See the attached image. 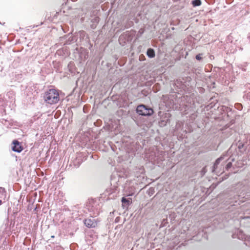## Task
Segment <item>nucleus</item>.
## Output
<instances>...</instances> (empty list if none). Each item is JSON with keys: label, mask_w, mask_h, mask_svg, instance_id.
Instances as JSON below:
<instances>
[{"label": "nucleus", "mask_w": 250, "mask_h": 250, "mask_svg": "<svg viewBox=\"0 0 250 250\" xmlns=\"http://www.w3.org/2000/svg\"><path fill=\"white\" fill-rule=\"evenodd\" d=\"M44 99L45 102L48 104H55L59 100V94L55 89H50L45 93Z\"/></svg>", "instance_id": "1"}, {"label": "nucleus", "mask_w": 250, "mask_h": 250, "mask_svg": "<svg viewBox=\"0 0 250 250\" xmlns=\"http://www.w3.org/2000/svg\"><path fill=\"white\" fill-rule=\"evenodd\" d=\"M136 112L140 115L150 116L153 113V110L151 108L147 107L144 104H141L137 106Z\"/></svg>", "instance_id": "2"}, {"label": "nucleus", "mask_w": 250, "mask_h": 250, "mask_svg": "<svg viewBox=\"0 0 250 250\" xmlns=\"http://www.w3.org/2000/svg\"><path fill=\"white\" fill-rule=\"evenodd\" d=\"M84 223L85 225L88 228H94L97 225L95 219L93 218L85 219Z\"/></svg>", "instance_id": "3"}, {"label": "nucleus", "mask_w": 250, "mask_h": 250, "mask_svg": "<svg viewBox=\"0 0 250 250\" xmlns=\"http://www.w3.org/2000/svg\"><path fill=\"white\" fill-rule=\"evenodd\" d=\"M13 146H12V150L14 151L20 152L22 151V148H21L20 143L16 140H15L13 142Z\"/></svg>", "instance_id": "4"}, {"label": "nucleus", "mask_w": 250, "mask_h": 250, "mask_svg": "<svg viewBox=\"0 0 250 250\" xmlns=\"http://www.w3.org/2000/svg\"><path fill=\"white\" fill-rule=\"evenodd\" d=\"M131 199L130 198L126 199L123 197L122 199V206L124 208H127L130 203H131Z\"/></svg>", "instance_id": "5"}, {"label": "nucleus", "mask_w": 250, "mask_h": 250, "mask_svg": "<svg viewBox=\"0 0 250 250\" xmlns=\"http://www.w3.org/2000/svg\"><path fill=\"white\" fill-rule=\"evenodd\" d=\"M147 55L149 58H153L155 56V52L153 49L149 48L147 51Z\"/></svg>", "instance_id": "6"}, {"label": "nucleus", "mask_w": 250, "mask_h": 250, "mask_svg": "<svg viewBox=\"0 0 250 250\" xmlns=\"http://www.w3.org/2000/svg\"><path fill=\"white\" fill-rule=\"evenodd\" d=\"M192 4L194 7L200 6L201 4L200 0H194L192 1Z\"/></svg>", "instance_id": "7"}, {"label": "nucleus", "mask_w": 250, "mask_h": 250, "mask_svg": "<svg viewBox=\"0 0 250 250\" xmlns=\"http://www.w3.org/2000/svg\"><path fill=\"white\" fill-rule=\"evenodd\" d=\"M223 158L224 157L223 156H221L216 160L214 165V169L216 168L217 166L220 163V161L223 159Z\"/></svg>", "instance_id": "8"}, {"label": "nucleus", "mask_w": 250, "mask_h": 250, "mask_svg": "<svg viewBox=\"0 0 250 250\" xmlns=\"http://www.w3.org/2000/svg\"><path fill=\"white\" fill-rule=\"evenodd\" d=\"M232 166V164L231 162H229L227 165V166H226V168L227 169H228L229 168H230Z\"/></svg>", "instance_id": "9"}, {"label": "nucleus", "mask_w": 250, "mask_h": 250, "mask_svg": "<svg viewBox=\"0 0 250 250\" xmlns=\"http://www.w3.org/2000/svg\"><path fill=\"white\" fill-rule=\"evenodd\" d=\"M201 58V54H198L196 56V59L198 60H200Z\"/></svg>", "instance_id": "10"}, {"label": "nucleus", "mask_w": 250, "mask_h": 250, "mask_svg": "<svg viewBox=\"0 0 250 250\" xmlns=\"http://www.w3.org/2000/svg\"><path fill=\"white\" fill-rule=\"evenodd\" d=\"M5 192V189L3 188L0 187V193H3Z\"/></svg>", "instance_id": "11"}, {"label": "nucleus", "mask_w": 250, "mask_h": 250, "mask_svg": "<svg viewBox=\"0 0 250 250\" xmlns=\"http://www.w3.org/2000/svg\"><path fill=\"white\" fill-rule=\"evenodd\" d=\"M1 201L0 200V205L1 204Z\"/></svg>", "instance_id": "12"}]
</instances>
